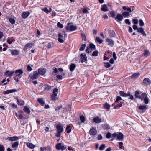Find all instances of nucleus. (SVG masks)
<instances>
[{"label": "nucleus", "instance_id": "obj_60", "mask_svg": "<svg viewBox=\"0 0 151 151\" xmlns=\"http://www.w3.org/2000/svg\"><path fill=\"white\" fill-rule=\"evenodd\" d=\"M10 106L13 108H17V105L15 104L14 103L10 104Z\"/></svg>", "mask_w": 151, "mask_h": 151}, {"label": "nucleus", "instance_id": "obj_29", "mask_svg": "<svg viewBox=\"0 0 151 151\" xmlns=\"http://www.w3.org/2000/svg\"><path fill=\"white\" fill-rule=\"evenodd\" d=\"M140 75V73L139 72L134 73L131 75V77L132 79L137 78Z\"/></svg>", "mask_w": 151, "mask_h": 151}, {"label": "nucleus", "instance_id": "obj_32", "mask_svg": "<svg viewBox=\"0 0 151 151\" xmlns=\"http://www.w3.org/2000/svg\"><path fill=\"white\" fill-rule=\"evenodd\" d=\"M102 127L104 129L109 130L110 129V126L107 124H103L102 125Z\"/></svg>", "mask_w": 151, "mask_h": 151}, {"label": "nucleus", "instance_id": "obj_34", "mask_svg": "<svg viewBox=\"0 0 151 151\" xmlns=\"http://www.w3.org/2000/svg\"><path fill=\"white\" fill-rule=\"evenodd\" d=\"M19 145V142L16 141L12 144V147L13 148H17Z\"/></svg>", "mask_w": 151, "mask_h": 151}, {"label": "nucleus", "instance_id": "obj_19", "mask_svg": "<svg viewBox=\"0 0 151 151\" xmlns=\"http://www.w3.org/2000/svg\"><path fill=\"white\" fill-rule=\"evenodd\" d=\"M16 99L17 100V102L18 105L19 106H23L24 104V101L22 100H21L20 101L19 100V99L17 97L16 98Z\"/></svg>", "mask_w": 151, "mask_h": 151}, {"label": "nucleus", "instance_id": "obj_49", "mask_svg": "<svg viewBox=\"0 0 151 151\" xmlns=\"http://www.w3.org/2000/svg\"><path fill=\"white\" fill-rule=\"evenodd\" d=\"M58 89L57 88H55L53 89V93L52 94L53 95H56L57 96V94L58 93Z\"/></svg>", "mask_w": 151, "mask_h": 151}, {"label": "nucleus", "instance_id": "obj_37", "mask_svg": "<svg viewBox=\"0 0 151 151\" xmlns=\"http://www.w3.org/2000/svg\"><path fill=\"white\" fill-rule=\"evenodd\" d=\"M51 99L52 100L55 101H56L58 99V98L57 97V96L56 95H53L52 94L50 96Z\"/></svg>", "mask_w": 151, "mask_h": 151}, {"label": "nucleus", "instance_id": "obj_56", "mask_svg": "<svg viewBox=\"0 0 151 151\" xmlns=\"http://www.w3.org/2000/svg\"><path fill=\"white\" fill-rule=\"evenodd\" d=\"M42 10L47 13H48L49 12V11L47 7H44L42 9Z\"/></svg>", "mask_w": 151, "mask_h": 151}, {"label": "nucleus", "instance_id": "obj_20", "mask_svg": "<svg viewBox=\"0 0 151 151\" xmlns=\"http://www.w3.org/2000/svg\"><path fill=\"white\" fill-rule=\"evenodd\" d=\"M122 14L124 18H128L130 16V13L129 12L124 11Z\"/></svg>", "mask_w": 151, "mask_h": 151}, {"label": "nucleus", "instance_id": "obj_44", "mask_svg": "<svg viewBox=\"0 0 151 151\" xmlns=\"http://www.w3.org/2000/svg\"><path fill=\"white\" fill-rule=\"evenodd\" d=\"M70 125H67L66 127V130H67V133H69L71 131V129L70 128Z\"/></svg>", "mask_w": 151, "mask_h": 151}, {"label": "nucleus", "instance_id": "obj_52", "mask_svg": "<svg viewBox=\"0 0 151 151\" xmlns=\"http://www.w3.org/2000/svg\"><path fill=\"white\" fill-rule=\"evenodd\" d=\"M119 94L120 95L123 97H125V93L122 91H120L119 92Z\"/></svg>", "mask_w": 151, "mask_h": 151}, {"label": "nucleus", "instance_id": "obj_1", "mask_svg": "<svg viewBox=\"0 0 151 151\" xmlns=\"http://www.w3.org/2000/svg\"><path fill=\"white\" fill-rule=\"evenodd\" d=\"M134 96L135 98L139 99L142 101H143L146 104L149 103V99L147 94L145 92H141L139 90L134 92Z\"/></svg>", "mask_w": 151, "mask_h": 151}, {"label": "nucleus", "instance_id": "obj_46", "mask_svg": "<svg viewBox=\"0 0 151 151\" xmlns=\"http://www.w3.org/2000/svg\"><path fill=\"white\" fill-rule=\"evenodd\" d=\"M122 100V98L119 96H117L116 100L115 101V103L118 102L119 101Z\"/></svg>", "mask_w": 151, "mask_h": 151}, {"label": "nucleus", "instance_id": "obj_47", "mask_svg": "<svg viewBox=\"0 0 151 151\" xmlns=\"http://www.w3.org/2000/svg\"><path fill=\"white\" fill-rule=\"evenodd\" d=\"M80 120L81 122L84 123L85 121V117L83 115H81L80 117Z\"/></svg>", "mask_w": 151, "mask_h": 151}, {"label": "nucleus", "instance_id": "obj_3", "mask_svg": "<svg viewBox=\"0 0 151 151\" xmlns=\"http://www.w3.org/2000/svg\"><path fill=\"white\" fill-rule=\"evenodd\" d=\"M133 29L134 30H137V32L141 33L143 36L146 37L147 36V34L145 33L144 29L142 27H140L139 28H138L137 25L136 24H134L132 26Z\"/></svg>", "mask_w": 151, "mask_h": 151}, {"label": "nucleus", "instance_id": "obj_61", "mask_svg": "<svg viewBox=\"0 0 151 151\" xmlns=\"http://www.w3.org/2000/svg\"><path fill=\"white\" fill-rule=\"evenodd\" d=\"M5 147L4 146L1 145L0 144V151H4Z\"/></svg>", "mask_w": 151, "mask_h": 151}, {"label": "nucleus", "instance_id": "obj_28", "mask_svg": "<svg viewBox=\"0 0 151 151\" xmlns=\"http://www.w3.org/2000/svg\"><path fill=\"white\" fill-rule=\"evenodd\" d=\"M101 10L103 12H107L108 11V8L106 4H105L101 6Z\"/></svg>", "mask_w": 151, "mask_h": 151}, {"label": "nucleus", "instance_id": "obj_30", "mask_svg": "<svg viewBox=\"0 0 151 151\" xmlns=\"http://www.w3.org/2000/svg\"><path fill=\"white\" fill-rule=\"evenodd\" d=\"M109 14L110 15H109V16L115 19L116 16V14L115 12L114 11H110L109 12Z\"/></svg>", "mask_w": 151, "mask_h": 151}, {"label": "nucleus", "instance_id": "obj_51", "mask_svg": "<svg viewBox=\"0 0 151 151\" xmlns=\"http://www.w3.org/2000/svg\"><path fill=\"white\" fill-rule=\"evenodd\" d=\"M9 21L12 24H14L15 22V19L12 18H9Z\"/></svg>", "mask_w": 151, "mask_h": 151}, {"label": "nucleus", "instance_id": "obj_48", "mask_svg": "<svg viewBox=\"0 0 151 151\" xmlns=\"http://www.w3.org/2000/svg\"><path fill=\"white\" fill-rule=\"evenodd\" d=\"M86 46V45L85 44H83L81 45V46L79 48V50L80 51H83L85 49V47Z\"/></svg>", "mask_w": 151, "mask_h": 151}, {"label": "nucleus", "instance_id": "obj_42", "mask_svg": "<svg viewBox=\"0 0 151 151\" xmlns=\"http://www.w3.org/2000/svg\"><path fill=\"white\" fill-rule=\"evenodd\" d=\"M105 148V145L104 144H102L100 146L99 149L100 151H102Z\"/></svg>", "mask_w": 151, "mask_h": 151}, {"label": "nucleus", "instance_id": "obj_64", "mask_svg": "<svg viewBox=\"0 0 151 151\" xmlns=\"http://www.w3.org/2000/svg\"><path fill=\"white\" fill-rule=\"evenodd\" d=\"M26 70L27 71L29 72L32 71V68L29 65H28L27 66Z\"/></svg>", "mask_w": 151, "mask_h": 151}, {"label": "nucleus", "instance_id": "obj_8", "mask_svg": "<svg viewBox=\"0 0 151 151\" xmlns=\"http://www.w3.org/2000/svg\"><path fill=\"white\" fill-rule=\"evenodd\" d=\"M148 106L145 105H140L138 106V109L141 111L140 112L142 113L145 112L147 109Z\"/></svg>", "mask_w": 151, "mask_h": 151}, {"label": "nucleus", "instance_id": "obj_12", "mask_svg": "<svg viewBox=\"0 0 151 151\" xmlns=\"http://www.w3.org/2000/svg\"><path fill=\"white\" fill-rule=\"evenodd\" d=\"M15 73H16V77H18L19 78L21 77V75L23 73V71L22 69H19L15 71Z\"/></svg>", "mask_w": 151, "mask_h": 151}, {"label": "nucleus", "instance_id": "obj_31", "mask_svg": "<svg viewBox=\"0 0 151 151\" xmlns=\"http://www.w3.org/2000/svg\"><path fill=\"white\" fill-rule=\"evenodd\" d=\"M37 101L42 106H44L45 104V102L42 98H40L38 99Z\"/></svg>", "mask_w": 151, "mask_h": 151}, {"label": "nucleus", "instance_id": "obj_27", "mask_svg": "<svg viewBox=\"0 0 151 151\" xmlns=\"http://www.w3.org/2000/svg\"><path fill=\"white\" fill-rule=\"evenodd\" d=\"M76 67V65L75 64L73 63L71 64L69 67L70 71L71 72L73 71Z\"/></svg>", "mask_w": 151, "mask_h": 151}, {"label": "nucleus", "instance_id": "obj_5", "mask_svg": "<svg viewBox=\"0 0 151 151\" xmlns=\"http://www.w3.org/2000/svg\"><path fill=\"white\" fill-rule=\"evenodd\" d=\"M40 76L39 73L36 71H35L33 72V73H31L29 75V78L32 81L35 79H36L38 78Z\"/></svg>", "mask_w": 151, "mask_h": 151}, {"label": "nucleus", "instance_id": "obj_26", "mask_svg": "<svg viewBox=\"0 0 151 151\" xmlns=\"http://www.w3.org/2000/svg\"><path fill=\"white\" fill-rule=\"evenodd\" d=\"M103 107L105 109H106L107 111H109L110 109V105L107 102L104 103L103 105Z\"/></svg>", "mask_w": 151, "mask_h": 151}, {"label": "nucleus", "instance_id": "obj_13", "mask_svg": "<svg viewBox=\"0 0 151 151\" xmlns=\"http://www.w3.org/2000/svg\"><path fill=\"white\" fill-rule=\"evenodd\" d=\"M19 139V138L17 136H13L12 137H9L6 138V140L10 141H16Z\"/></svg>", "mask_w": 151, "mask_h": 151}, {"label": "nucleus", "instance_id": "obj_40", "mask_svg": "<svg viewBox=\"0 0 151 151\" xmlns=\"http://www.w3.org/2000/svg\"><path fill=\"white\" fill-rule=\"evenodd\" d=\"M62 108V106L61 105L60 106L56 107L55 109V111L56 112H60V110Z\"/></svg>", "mask_w": 151, "mask_h": 151}, {"label": "nucleus", "instance_id": "obj_43", "mask_svg": "<svg viewBox=\"0 0 151 151\" xmlns=\"http://www.w3.org/2000/svg\"><path fill=\"white\" fill-rule=\"evenodd\" d=\"M92 49H93L89 48L88 47H87L86 50V52L87 53L89 54V53L92 52Z\"/></svg>", "mask_w": 151, "mask_h": 151}, {"label": "nucleus", "instance_id": "obj_53", "mask_svg": "<svg viewBox=\"0 0 151 151\" xmlns=\"http://www.w3.org/2000/svg\"><path fill=\"white\" fill-rule=\"evenodd\" d=\"M139 26H142L144 25V22L142 19H140L139 20Z\"/></svg>", "mask_w": 151, "mask_h": 151}, {"label": "nucleus", "instance_id": "obj_58", "mask_svg": "<svg viewBox=\"0 0 151 151\" xmlns=\"http://www.w3.org/2000/svg\"><path fill=\"white\" fill-rule=\"evenodd\" d=\"M81 35L82 38V39L84 41H86V37L85 35L83 33H81Z\"/></svg>", "mask_w": 151, "mask_h": 151}, {"label": "nucleus", "instance_id": "obj_54", "mask_svg": "<svg viewBox=\"0 0 151 151\" xmlns=\"http://www.w3.org/2000/svg\"><path fill=\"white\" fill-rule=\"evenodd\" d=\"M125 23L127 25H129L131 24V22L129 19H126L124 20Z\"/></svg>", "mask_w": 151, "mask_h": 151}, {"label": "nucleus", "instance_id": "obj_55", "mask_svg": "<svg viewBox=\"0 0 151 151\" xmlns=\"http://www.w3.org/2000/svg\"><path fill=\"white\" fill-rule=\"evenodd\" d=\"M111 134L109 132H107L106 134V137L107 139H110L111 137Z\"/></svg>", "mask_w": 151, "mask_h": 151}, {"label": "nucleus", "instance_id": "obj_62", "mask_svg": "<svg viewBox=\"0 0 151 151\" xmlns=\"http://www.w3.org/2000/svg\"><path fill=\"white\" fill-rule=\"evenodd\" d=\"M118 144L119 145V149H122L123 148V144L122 142H118Z\"/></svg>", "mask_w": 151, "mask_h": 151}, {"label": "nucleus", "instance_id": "obj_22", "mask_svg": "<svg viewBox=\"0 0 151 151\" xmlns=\"http://www.w3.org/2000/svg\"><path fill=\"white\" fill-rule=\"evenodd\" d=\"M17 91V90L16 89H12L9 90H7L4 91L3 92V94H8L12 93L14 92Z\"/></svg>", "mask_w": 151, "mask_h": 151}, {"label": "nucleus", "instance_id": "obj_4", "mask_svg": "<svg viewBox=\"0 0 151 151\" xmlns=\"http://www.w3.org/2000/svg\"><path fill=\"white\" fill-rule=\"evenodd\" d=\"M56 128L57 131V133L55 134V136L57 137H60L61 136V134L63 131V127L59 124H57L56 126Z\"/></svg>", "mask_w": 151, "mask_h": 151}, {"label": "nucleus", "instance_id": "obj_25", "mask_svg": "<svg viewBox=\"0 0 151 151\" xmlns=\"http://www.w3.org/2000/svg\"><path fill=\"white\" fill-rule=\"evenodd\" d=\"M44 91H48L52 88V86H50L47 84H45L44 85Z\"/></svg>", "mask_w": 151, "mask_h": 151}, {"label": "nucleus", "instance_id": "obj_24", "mask_svg": "<svg viewBox=\"0 0 151 151\" xmlns=\"http://www.w3.org/2000/svg\"><path fill=\"white\" fill-rule=\"evenodd\" d=\"M14 72V71H9L7 70L5 73L4 75L7 76H11L13 75Z\"/></svg>", "mask_w": 151, "mask_h": 151}, {"label": "nucleus", "instance_id": "obj_45", "mask_svg": "<svg viewBox=\"0 0 151 151\" xmlns=\"http://www.w3.org/2000/svg\"><path fill=\"white\" fill-rule=\"evenodd\" d=\"M14 41H15V39H7V42L9 44H11L12 42Z\"/></svg>", "mask_w": 151, "mask_h": 151}, {"label": "nucleus", "instance_id": "obj_35", "mask_svg": "<svg viewBox=\"0 0 151 151\" xmlns=\"http://www.w3.org/2000/svg\"><path fill=\"white\" fill-rule=\"evenodd\" d=\"M24 107L23 110L24 112L27 114H29L30 112V111L29 108L25 106H24Z\"/></svg>", "mask_w": 151, "mask_h": 151}, {"label": "nucleus", "instance_id": "obj_16", "mask_svg": "<svg viewBox=\"0 0 151 151\" xmlns=\"http://www.w3.org/2000/svg\"><path fill=\"white\" fill-rule=\"evenodd\" d=\"M30 14V13L29 11H27L23 12L22 14V16L23 18L26 19Z\"/></svg>", "mask_w": 151, "mask_h": 151}, {"label": "nucleus", "instance_id": "obj_63", "mask_svg": "<svg viewBox=\"0 0 151 151\" xmlns=\"http://www.w3.org/2000/svg\"><path fill=\"white\" fill-rule=\"evenodd\" d=\"M89 47L90 48L94 49V45L92 43H90L89 44Z\"/></svg>", "mask_w": 151, "mask_h": 151}, {"label": "nucleus", "instance_id": "obj_57", "mask_svg": "<svg viewBox=\"0 0 151 151\" xmlns=\"http://www.w3.org/2000/svg\"><path fill=\"white\" fill-rule=\"evenodd\" d=\"M132 23L134 24H137L138 23V20L135 19H133L132 20Z\"/></svg>", "mask_w": 151, "mask_h": 151}, {"label": "nucleus", "instance_id": "obj_36", "mask_svg": "<svg viewBox=\"0 0 151 151\" xmlns=\"http://www.w3.org/2000/svg\"><path fill=\"white\" fill-rule=\"evenodd\" d=\"M101 122V119L99 118L98 116L95 117V123H99Z\"/></svg>", "mask_w": 151, "mask_h": 151}, {"label": "nucleus", "instance_id": "obj_38", "mask_svg": "<svg viewBox=\"0 0 151 151\" xmlns=\"http://www.w3.org/2000/svg\"><path fill=\"white\" fill-rule=\"evenodd\" d=\"M89 133L91 135H94V128L93 127L91 128L89 132Z\"/></svg>", "mask_w": 151, "mask_h": 151}, {"label": "nucleus", "instance_id": "obj_14", "mask_svg": "<svg viewBox=\"0 0 151 151\" xmlns=\"http://www.w3.org/2000/svg\"><path fill=\"white\" fill-rule=\"evenodd\" d=\"M33 44H34L32 43H29L26 44L23 48V50L25 51L27 50L28 48H31Z\"/></svg>", "mask_w": 151, "mask_h": 151}, {"label": "nucleus", "instance_id": "obj_6", "mask_svg": "<svg viewBox=\"0 0 151 151\" xmlns=\"http://www.w3.org/2000/svg\"><path fill=\"white\" fill-rule=\"evenodd\" d=\"M73 23L69 22L67 24V25L65 26V28L67 30H70L71 31H73L76 30L77 29V27L76 26H74L73 25H70L72 24Z\"/></svg>", "mask_w": 151, "mask_h": 151}, {"label": "nucleus", "instance_id": "obj_11", "mask_svg": "<svg viewBox=\"0 0 151 151\" xmlns=\"http://www.w3.org/2000/svg\"><path fill=\"white\" fill-rule=\"evenodd\" d=\"M142 83L145 86H149L151 84V80L148 78H146L143 80Z\"/></svg>", "mask_w": 151, "mask_h": 151}, {"label": "nucleus", "instance_id": "obj_23", "mask_svg": "<svg viewBox=\"0 0 151 151\" xmlns=\"http://www.w3.org/2000/svg\"><path fill=\"white\" fill-rule=\"evenodd\" d=\"M108 34L109 36L111 38L114 37L115 35V32L113 30H109Z\"/></svg>", "mask_w": 151, "mask_h": 151}, {"label": "nucleus", "instance_id": "obj_9", "mask_svg": "<svg viewBox=\"0 0 151 151\" xmlns=\"http://www.w3.org/2000/svg\"><path fill=\"white\" fill-rule=\"evenodd\" d=\"M56 148L58 150H60L61 151H63L66 148V147L64 145H62L61 143H57L55 146Z\"/></svg>", "mask_w": 151, "mask_h": 151}, {"label": "nucleus", "instance_id": "obj_7", "mask_svg": "<svg viewBox=\"0 0 151 151\" xmlns=\"http://www.w3.org/2000/svg\"><path fill=\"white\" fill-rule=\"evenodd\" d=\"M124 18L122 14L117 13L116 16L115 20L120 24L121 23V21Z\"/></svg>", "mask_w": 151, "mask_h": 151}, {"label": "nucleus", "instance_id": "obj_50", "mask_svg": "<svg viewBox=\"0 0 151 151\" xmlns=\"http://www.w3.org/2000/svg\"><path fill=\"white\" fill-rule=\"evenodd\" d=\"M104 66L106 68H108L110 67L111 65L108 62H105L104 63Z\"/></svg>", "mask_w": 151, "mask_h": 151}, {"label": "nucleus", "instance_id": "obj_33", "mask_svg": "<svg viewBox=\"0 0 151 151\" xmlns=\"http://www.w3.org/2000/svg\"><path fill=\"white\" fill-rule=\"evenodd\" d=\"M26 145L29 148L31 149H33L35 147L34 144L30 142H27Z\"/></svg>", "mask_w": 151, "mask_h": 151}, {"label": "nucleus", "instance_id": "obj_2", "mask_svg": "<svg viewBox=\"0 0 151 151\" xmlns=\"http://www.w3.org/2000/svg\"><path fill=\"white\" fill-rule=\"evenodd\" d=\"M124 135L121 132L113 133L112 134V137L116 138V139L119 141H122L124 139Z\"/></svg>", "mask_w": 151, "mask_h": 151}, {"label": "nucleus", "instance_id": "obj_21", "mask_svg": "<svg viewBox=\"0 0 151 151\" xmlns=\"http://www.w3.org/2000/svg\"><path fill=\"white\" fill-rule=\"evenodd\" d=\"M11 53L12 55H18L19 54V52L17 50L15 49L9 50Z\"/></svg>", "mask_w": 151, "mask_h": 151}, {"label": "nucleus", "instance_id": "obj_41", "mask_svg": "<svg viewBox=\"0 0 151 151\" xmlns=\"http://www.w3.org/2000/svg\"><path fill=\"white\" fill-rule=\"evenodd\" d=\"M95 40L99 44L102 43L103 41V40L101 39H100L99 37H97Z\"/></svg>", "mask_w": 151, "mask_h": 151}, {"label": "nucleus", "instance_id": "obj_15", "mask_svg": "<svg viewBox=\"0 0 151 151\" xmlns=\"http://www.w3.org/2000/svg\"><path fill=\"white\" fill-rule=\"evenodd\" d=\"M106 42H108V45H109L111 47H113L114 45V41L112 39L110 38H106Z\"/></svg>", "mask_w": 151, "mask_h": 151}, {"label": "nucleus", "instance_id": "obj_17", "mask_svg": "<svg viewBox=\"0 0 151 151\" xmlns=\"http://www.w3.org/2000/svg\"><path fill=\"white\" fill-rule=\"evenodd\" d=\"M81 56V61L82 63H83L86 61L87 60V57L86 54H81L80 55Z\"/></svg>", "mask_w": 151, "mask_h": 151}, {"label": "nucleus", "instance_id": "obj_39", "mask_svg": "<svg viewBox=\"0 0 151 151\" xmlns=\"http://www.w3.org/2000/svg\"><path fill=\"white\" fill-rule=\"evenodd\" d=\"M150 54V52H149V50H146L144 51L143 56L145 57H147Z\"/></svg>", "mask_w": 151, "mask_h": 151}, {"label": "nucleus", "instance_id": "obj_10", "mask_svg": "<svg viewBox=\"0 0 151 151\" xmlns=\"http://www.w3.org/2000/svg\"><path fill=\"white\" fill-rule=\"evenodd\" d=\"M38 73L40 75L44 76L46 73V69L43 68H39L38 70Z\"/></svg>", "mask_w": 151, "mask_h": 151}, {"label": "nucleus", "instance_id": "obj_59", "mask_svg": "<svg viewBox=\"0 0 151 151\" xmlns=\"http://www.w3.org/2000/svg\"><path fill=\"white\" fill-rule=\"evenodd\" d=\"M57 26L60 28H62L63 27V25L60 23L58 22L57 24Z\"/></svg>", "mask_w": 151, "mask_h": 151}, {"label": "nucleus", "instance_id": "obj_18", "mask_svg": "<svg viewBox=\"0 0 151 151\" xmlns=\"http://www.w3.org/2000/svg\"><path fill=\"white\" fill-rule=\"evenodd\" d=\"M59 38L58 39V41L61 43L64 42V40H63V35L61 33H59L58 35Z\"/></svg>", "mask_w": 151, "mask_h": 151}]
</instances>
